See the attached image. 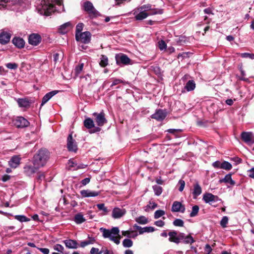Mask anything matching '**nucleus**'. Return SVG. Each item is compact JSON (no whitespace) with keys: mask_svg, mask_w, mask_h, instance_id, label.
<instances>
[{"mask_svg":"<svg viewBox=\"0 0 254 254\" xmlns=\"http://www.w3.org/2000/svg\"><path fill=\"white\" fill-rule=\"evenodd\" d=\"M49 152L46 149H41L35 154L33 159V164L37 168L45 166L49 158Z\"/></svg>","mask_w":254,"mask_h":254,"instance_id":"nucleus-1","label":"nucleus"},{"mask_svg":"<svg viewBox=\"0 0 254 254\" xmlns=\"http://www.w3.org/2000/svg\"><path fill=\"white\" fill-rule=\"evenodd\" d=\"M83 9L88 14L89 17L91 19L95 18L100 15V13L95 9L93 4L89 1H86L84 2Z\"/></svg>","mask_w":254,"mask_h":254,"instance_id":"nucleus-2","label":"nucleus"},{"mask_svg":"<svg viewBox=\"0 0 254 254\" xmlns=\"http://www.w3.org/2000/svg\"><path fill=\"white\" fill-rule=\"evenodd\" d=\"M91 34L89 31H85L80 34H75L77 41L84 44H88L90 42Z\"/></svg>","mask_w":254,"mask_h":254,"instance_id":"nucleus-3","label":"nucleus"},{"mask_svg":"<svg viewBox=\"0 0 254 254\" xmlns=\"http://www.w3.org/2000/svg\"><path fill=\"white\" fill-rule=\"evenodd\" d=\"M116 63L119 65H128L130 64V59L125 54L120 53L115 56Z\"/></svg>","mask_w":254,"mask_h":254,"instance_id":"nucleus-4","label":"nucleus"},{"mask_svg":"<svg viewBox=\"0 0 254 254\" xmlns=\"http://www.w3.org/2000/svg\"><path fill=\"white\" fill-rule=\"evenodd\" d=\"M67 148L69 152L76 153L78 150L77 145L76 141L73 139L72 133L68 135L67 138Z\"/></svg>","mask_w":254,"mask_h":254,"instance_id":"nucleus-5","label":"nucleus"},{"mask_svg":"<svg viewBox=\"0 0 254 254\" xmlns=\"http://www.w3.org/2000/svg\"><path fill=\"white\" fill-rule=\"evenodd\" d=\"M242 139L248 145L254 144V136L252 132L244 131L241 135Z\"/></svg>","mask_w":254,"mask_h":254,"instance_id":"nucleus-6","label":"nucleus"},{"mask_svg":"<svg viewBox=\"0 0 254 254\" xmlns=\"http://www.w3.org/2000/svg\"><path fill=\"white\" fill-rule=\"evenodd\" d=\"M167 115L166 110L158 109L155 113L151 116V118L155 119L158 121H162Z\"/></svg>","mask_w":254,"mask_h":254,"instance_id":"nucleus-7","label":"nucleus"},{"mask_svg":"<svg viewBox=\"0 0 254 254\" xmlns=\"http://www.w3.org/2000/svg\"><path fill=\"white\" fill-rule=\"evenodd\" d=\"M14 125L18 128H23L28 127L29 122L22 117H18L13 120Z\"/></svg>","mask_w":254,"mask_h":254,"instance_id":"nucleus-8","label":"nucleus"},{"mask_svg":"<svg viewBox=\"0 0 254 254\" xmlns=\"http://www.w3.org/2000/svg\"><path fill=\"white\" fill-rule=\"evenodd\" d=\"M41 37L38 34H31L28 37V43L33 46H37L41 42Z\"/></svg>","mask_w":254,"mask_h":254,"instance_id":"nucleus-9","label":"nucleus"},{"mask_svg":"<svg viewBox=\"0 0 254 254\" xmlns=\"http://www.w3.org/2000/svg\"><path fill=\"white\" fill-rule=\"evenodd\" d=\"M202 199L206 203H211L212 202L217 201L219 197L211 193L206 192L203 194Z\"/></svg>","mask_w":254,"mask_h":254,"instance_id":"nucleus-10","label":"nucleus"},{"mask_svg":"<svg viewBox=\"0 0 254 254\" xmlns=\"http://www.w3.org/2000/svg\"><path fill=\"white\" fill-rule=\"evenodd\" d=\"M126 213L125 208L115 207L112 210V217L115 219H119L123 217Z\"/></svg>","mask_w":254,"mask_h":254,"instance_id":"nucleus-11","label":"nucleus"},{"mask_svg":"<svg viewBox=\"0 0 254 254\" xmlns=\"http://www.w3.org/2000/svg\"><path fill=\"white\" fill-rule=\"evenodd\" d=\"M185 210V206L183 205L181 202L178 201H175L173 202L171 208V211L172 212H181L184 213Z\"/></svg>","mask_w":254,"mask_h":254,"instance_id":"nucleus-12","label":"nucleus"},{"mask_svg":"<svg viewBox=\"0 0 254 254\" xmlns=\"http://www.w3.org/2000/svg\"><path fill=\"white\" fill-rule=\"evenodd\" d=\"M119 229L118 227H112V241L118 245L120 243L122 236L119 234Z\"/></svg>","mask_w":254,"mask_h":254,"instance_id":"nucleus-13","label":"nucleus"},{"mask_svg":"<svg viewBox=\"0 0 254 254\" xmlns=\"http://www.w3.org/2000/svg\"><path fill=\"white\" fill-rule=\"evenodd\" d=\"M80 193L83 197H95L100 194L99 191H93L89 190H82Z\"/></svg>","mask_w":254,"mask_h":254,"instance_id":"nucleus-14","label":"nucleus"},{"mask_svg":"<svg viewBox=\"0 0 254 254\" xmlns=\"http://www.w3.org/2000/svg\"><path fill=\"white\" fill-rule=\"evenodd\" d=\"M93 115L96 117L95 122L99 126H102L106 122L104 113L97 114L95 113Z\"/></svg>","mask_w":254,"mask_h":254,"instance_id":"nucleus-15","label":"nucleus"},{"mask_svg":"<svg viewBox=\"0 0 254 254\" xmlns=\"http://www.w3.org/2000/svg\"><path fill=\"white\" fill-rule=\"evenodd\" d=\"M73 26L70 22H66L60 26L59 29V32L63 34H65L71 29Z\"/></svg>","mask_w":254,"mask_h":254,"instance_id":"nucleus-16","label":"nucleus"},{"mask_svg":"<svg viewBox=\"0 0 254 254\" xmlns=\"http://www.w3.org/2000/svg\"><path fill=\"white\" fill-rule=\"evenodd\" d=\"M21 158L19 156L15 155L8 161V165L12 168H16L20 164Z\"/></svg>","mask_w":254,"mask_h":254,"instance_id":"nucleus-17","label":"nucleus"},{"mask_svg":"<svg viewBox=\"0 0 254 254\" xmlns=\"http://www.w3.org/2000/svg\"><path fill=\"white\" fill-rule=\"evenodd\" d=\"M12 43L14 45L19 49L24 48L25 46V41L23 38L19 37H15L12 40Z\"/></svg>","mask_w":254,"mask_h":254,"instance_id":"nucleus-18","label":"nucleus"},{"mask_svg":"<svg viewBox=\"0 0 254 254\" xmlns=\"http://www.w3.org/2000/svg\"><path fill=\"white\" fill-rule=\"evenodd\" d=\"M59 92L58 90H53L47 93L42 98L41 106L46 104L52 97Z\"/></svg>","mask_w":254,"mask_h":254,"instance_id":"nucleus-19","label":"nucleus"},{"mask_svg":"<svg viewBox=\"0 0 254 254\" xmlns=\"http://www.w3.org/2000/svg\"><path fill=\"white\" fill-rule=\"evenodd\" d=\"M66 248L68 249H75L78 247V243L75 240L68 239L64 241Z\"/></svg>","mask_w":254,"mask_h":254,"instance_id":"nucleus-20","label":"nucleus"},{"mask_svg":"<svg viewBox=\"0 0 254 254\" xmlns=\"http://www.w3.org/2000/svg\"><path fill=\"white\" fill-rule=\"evenodd\" d=\"M19 0H0V10L5 9L8 3L12 4H16Z\"/></svg>","mask_w":254,"mask_h":254,"instance_id":"nucleus-21","label":"nucleus"},{"mask_svg":"<svg viewBox=\"0 0 254 254\" xmlns=\"http://www.w3.org/2000/svg\"><path fill=\"white\" fill-rule=\"evenodd\" d=\"M11 35L7 32H2L0 34V43L2 44L7 43L10 39Z\"/></svg>","mask_w":254,"mask_h":254,"instance_id":"nucleus-22","label":"nucleus"},{"mask_svg":"<svg viewBox=\"0 0 254 254\" xmlns=\"http://www.w3.org/2000/svg\"><path fill=\"white\" fill-rule=\"evenodd\" d=\"M39 169L37 168L35 165L32 166H26L24 168V172L28 175L31 176L32 174L36 172V171Z\"/></svg>","mask_w":254,"mask_h":254,"instance_id":"nucleus-23","label":"nucleus"},{"mask_svg":"<svg viewBox=\"0 0 254 254\" xmlns=\"http://www.w3.org/2000/svg\"><path fill=\"white\" fill-rule=\"evenodd\" d=\"M202 192V189L198 183H195L193 186L192 195L193 198H196Z\"/></svg>","mask_w":254,"mask_h":254,"instance_id":"nucleus-24","label":"nucleus"},{"mask_svg":"<svg viewBox=\"0 0 254 254\" xmlns=\"http://www.w3.org/2000/svg\"><path fill=\"white\" fill-rule=\"evenodd\" d=\"M17 102L20 107L27 108L30 106V103L26 98H18L17 100Z\"/></svg>","mask_w":254,"mask_h":254,"instance_id":"nucleus-25","label":"nucleus"},{"mask_svg":"<svg viewBox=\"0 0 254 254\" xmlns=\"http://www.w3.org/2000/svg\"><path fill=\"white\" fill-rule=\"evenodd\" d=\"M42 9L44 11V14L50 15L54 11V6L52 4H45L42 6Z\"/></svg>","mask_w":254,"mask_h":254,"instance_id":"nucleus-26","label":"nucleus"},{"mask_svg":"<svg viewBox=\"0 0 254 254\" xmlns=\"http://www.w3.org/2000/svg\"><path fill=\"white\" fill-rule=\"evenodd\" d=\"M231 176V174H228L225 176L224 178L220 179L219 180V182L220 183L224 182L225 183L229 184L232 186H234L235 184V182L232 179Z\"/></svg>","mask_w":254,"mask_h":254,"instance_id":"nucleus-27","label":"nucleus"},{"mask_svg":"<svg viewBox=\"0 0 254 254\" xmlns=\"http://www.w3.org/2000/svg\"><path fill=\"white\" fill-rule=\"evenodd\" d=\"M195 88V83L193 80H189L185 85V88L188 91H191L193 90Z\"/></svg>","mask_w":254,"mask_h":254,"instance_id":"nucleus-28","label":"nucleus"},{"mask_svg":"<svg viewBox=\"0 0 254 254\" xmlns=\"http://www.w3.org/2000/svg\"><path fill=\"white\" fill-rule=\"evenodd\" d=\"M100 231L102 233L103 236L104 238H109L111 240V230L106 229L101 227L100 228Z\"/></svg>","mask_w":254,"mask_h":254,"instance_id":"nucleus-29","label":"nucleus"},{"mask_svg":"<svg viewBox=\"0 0 254 254\" xmlns=\"http://www.w3.org/2000/svg\"><path fill=\"white\" fill-rule=\"evenodd\" d=\"M74 220L76 224H81L85 222L86 219L81 213H78L74 216Z\"/></svg>","mask_w":254,"mask_h":254,"instance_id":"nucleus-30","label":"nucleus"},{"mask_svg":"<svg viewBox=\"0 0 254 254\" xmlns=\"http://www.w3.org/2000/svg\"><path fill=\"white\" fill-rule=\"evenodd\" d=\"M84 125L88 129H91L94 127L93 121L90 118H87L84 120Z\"/></svg>","mask_w":254,"mask_h":254,"instance_id":"nucleus-31","label":"nucleus"},{"mask_svg":"<svg viewBox=\"0 0 254 254\" xmlns=\"http://www.w3.org/2000/svg\"><path fill=\"white\" fill-rule=\"evenodd\" d=\"M149 15L148 13L145 11H141L135 16V18L137 20H141L146 18Z\"/></svg>","mask_w":254,"mask_h":254,"instance_id":"nucleus-32","label":"nucleus"},{"mask_svg":"<svg viewBox=\"0 0 254 254\" xmlns=\"http://www.w3.org/2000/svg\"><path fill=\"white\" fill-rule=\"evenodd\" d=\"M155 231V228L151 226H147L143 228L141 227L140 231H139V234H142L145 232L150 233L153 232Z\"/></svg>","mask_w":254,"mask_h":254,"instance_id":"nucleus-33","label":"nucleus"},{"mask_svg":"<svg viewBox=\"0 0 254 254\" xmlns=\"http://www.w3.org/2000/svg\"><path fill=\"white\" fill-rule=\"evenodd\" d=\"M122 233L123 236H127L128 238H134L137 236V232L133 231H131V233L134 234L133 235H131V233L129 231H123Z\"/></svg>","mask_w":254,"mask_h":254,"instance_id":"nucleus-34","label":"nucleus"},{"mask_svg":"<svg viewBox=\"0 0 254 254\" xmlns=\"http://www.w3.org/2000/svg\"><path fill=\"white\" fill-rule=\"evenodd\" d=\"M135 221L140 224H146L148 223V221L147 218L144 216H140L135 219Z\"/></svg>","mask_w":254,"mask_h":254,"instance_id":"nucleus-35","label":"nucleus"},{"mask_svg":"<svg viewBox=\"0 0 254 254\" xmlns=\"http://www.w3.org/2000/svg\"><path fill=\"white\" fill-rule=\"evenodd\" d=\"M155 194L159 196L162 192V188L159 186L154 185L152 187Z\"/></svg>","mask_w":254,"mask_h":254,"instance_id":"nucleus-36","label":"nucleus"},{"mask_svg":"<svg viewBox=\"0 0 254 254\" xmlns=\"http://www.w3.org/2000/svg\"><path fill=\"white\" fill-rule=\"evenodd\" d=\"M232 165L227 161L223 162L220 166L221 169H225L226 170H230L232 169Z\"/></svg>","mask_w":254,"mask_h":254,"instance_id":"nucleus-37","label":"nucleus"},{"mask_svg":"<svg viewBox=\"0 0 254 254\" xmlns=\"http://www.w3.org/2000/svg\"><path fill=\"white\" fill-rule=\"evenodd\" d=\"M163 13V9L160 8H152L148 12L149 15L161 14Z\"/></svg>","mask_w":254,"mask_h":254,"instance_id":"nucleus-38","label":"nucleus"},{"mask_svg":"<svg viewBox=\"0 0 254 254\" xmlns=\"http://www.w3.org/2000/svg\"><path fill=\"white\" fill-rule=\"evenodd\" d=\"M14 218L21 222H28L30 221V219L28 218L24 215H17L14 216Z\"/></svg>","mask_w":254,"mask_h":254,"instance_id":"nucleus-39","label":"nucleus"},{"mask_svg":"<svg viewBox=\"0 0 254 254\" xmlns=\"http://www.w3.org/2000/svg\"><path fill=\"white\" fill-rule=\"evenodd\" d=\"M123 245L125 248H130L133 245V242L129 239H125L123 241Z\"/></svg>","mask_w":254,"mask_h":254,"instance_id":"nucleus-40","label":"nucleus"},{"mask_svg":"<svg viewBox=\"0 0 254 254\" xmlns=\"http://www.w3.org/2000/svg\"><path fill=\"white\" fill-rule=\"evenodd\" d=\"M199 209L198 205H195L193 206L192 207V211L190 214V217H193L196 216L198 214Z\"/></svg>","mask_w":254,"mask_h":254,"instance_id":"nucleus-41","label":"nucleus"},{"mask_svg":"<svg viewBox=\"0 0 254 254\" xmlns=\"http://www.w3.org/2000/svg\"><path fill=\"white\" fill-rule=\"evenodd\" d=\"M194 242V240L192 236L190 235L186 236L184 240H183V243L186 244H191Z\"/></svg>","mask_w":254,"mask_h":254,"instance_id":"nucleus-42","label":"nucleus"},{"mask_svg":"<svg viewBox=\"0 0 254 254\" xmlns=\"http://www.w3.org/2000/svg\"><path fill=\"white\" fill-rule=\"evenodd\" d=\"M84 64L83 63L79 64L76 66L75 68V74L76 76H78L83 69Z\"/></svg>","mask_w":254,"mask_h":254,"instance_id":"nucleus-43","label":"nucleus"},{"mask_svg":"<svg viewBox=\"0 0 254 254\" xmlns=\"http://www.w3.org/2000/svg\"><path fill=\"white\" fill-rule=\"evenodd\" d=\"M186 237V236L185 235V234L183 233H180L178 236V238H175L174 240H173V242L174 243H175L176 244H179L181 240H184V239L185 238V237Z\"/></svg>","mask_w":254,"mask_h":254,"instance_id":"nucleus-44","label":"nucleus"},{"mask_svg":"<svg viewBox=\"0 0 254 254\" xmlns=\"http://www.w3.org/2000/svg\"><path fill=\"white\" fill-rule=\"evenodd\" d=\"M228 217L227 216H223L220 221V224L221 227L225 228L227 227V225L228 223Z\"/></svg>","mask_w":254,"mask_h":254,"instance_id":"nucleus-45","label":"nucleus"},{"mask_svg":"<svg viewBox=\"0 0 254 254\" xmlns=\"http://www.w3.org/2000/svg\"><path fill=\"white\" fill-rule=\"evenodd\" d=\"M158 47L161 51L165 50L167 48V45L164 40H161L158 42Z\"/></svg>","mask_w":254,"mask_h":254,"instance_id":"nucleus-46","label":"nucleus"},{"mask_svg":"<svg viewBox=\"0 0 254 254\" xmlns=\"http://www.w3.org/2000/svg\"><path fill=\"white\" fill-rule=\"evenodd\" d=\"M108 58L105 56H102L100 65L102 67H105L108 64Z\"/></svg>","mask_w":254,"mask_h":254,"instance_id":"nucleus-47","label":"nucleus"},{"mask_svg":"<svg viewBox=\"0 0 254 254\" xmlns=\"http://www.w3.org/2000/svg\"><path fill=\"white\" fill-rule=\"evenodd\" d=\"M173 224L175 226L183 227L184 222L183 220L180 219H176L173 222Z\"/></svg>","mask_w":254,"mask_h":254,"instance_id":"nucleus-48","label":"nucleus"},{"mask_svg":"<svg viewBox=\"0 0 254 254\" xmlns=\"http://www.w3.org/2000/svg\"><path fill=\"white\" fill-rule=\"evenodd\" d=\"M165 212L162 210H157L154 213V218L158 219L165 214Z\"/></svg>","mask_w":254,"mask_h":254,"instance_id":"nucleus-49","label":"nucleus"},{"mask_svg":"<svg viewBox=\"0 0 254 254\" xmlns=\"http://www.w3.org/2000/svg\"><path fill=\"white\" fill-rule=\"evenodd\" d=\"M168 235L170 236V238H169V240L170 242H173V240H174L175 238H178L177 237V232L175 231L170 232L168 233Z\"/></svg>","mask_w":254,"mask_h":254,"instance_id":"nucleus-50","label":"nucleus"},{"mask_svg":"<svg viewBox=\"0 0 254 254\" xmlns=\"http://www.w3.org/2000/svg\"><path fill=\"white\" fill-rule=\"evenodd\" d=\"M54 249L58 252L63 253L64 251V247L60 244H56L54 246Z\"/></svg>","mask_w":254,"mask_h":254,"instance_id":"nucleus-51","label":"nucleus"},{"mask_svg":"<svg viewBox=\"0 0 254 254\" xmlns=\"http://www.w3.org/2000/svg\"><path fill=\"white\" fill-rule=\"evenodd\" d=\"M83 24L82 23H79L76 26L75 34H80L83 28Z\"/></svg>","mask_w":254,"mask_h":254,"instance_id":"nucleus-52","label":"nucleus"},{"mask_svg":"<svg viewBox=\"0 0 254 254\" xmlns=\"http://www.w3.org/2000/svg\"><path fill=\"white\" fill-rule=\"evenodd\" d=\"M5 66L7 68L10 69H15L18 67V64L16 63H7Z\"/></svg>","mask_w":254,"mask_h":254,"instance_id":"nucleus-53","label":"nucleus"},{"mask_svg":"<svg viewBox=\"0 0 254 254\" xmlns=\"http://www.w3.org/2000/svg\"><path fill=\"white\" fill-rule=\"evenodd\" d=\"M241 57L244 58H249L251 59H254V54L244 53L241 54Z\"/></svg>","mask_w":254,"mask_h":254,"instance_id":"nucleus-54","label":"nucleus"},{"mask_svg":"<svg viewBox=\"0 0 254 254\" xmlns=\"http://www.w3.org/2000/svg\"><path fill=\"white\" fill-rule=\"evenodd\" d=\"M97 207L100 210H103L105 212H107V209L105 206V205L104 203L98 204H97Z\"/></svg>","mask_w":254,"mask_h":254,"instance_id":"nucleus-55","label":"nucleus"},{"mask_svg":"<svg viewBox=\"0 0 254 254\" xmlns=\"http://www.w3.org/2000/svg\"><path fill=\"white\" fill-rule=\"evenodd\" d=\"M103 252L99 251L98 248H92L90 250L91 254H101Z\"/></svg>","mask_w":254,"mask_h":254,"instance_id":"nucleus-56","label":"nucleus"},{"mask_svg":"<svg viewBox=\"0 0 254 254\" xmlns=\"http://www.w3.org/2000/svg\"><path fill=\"white\" fill-rule=\"evenodd\" d=\"M179 184L180 185L179 190L180 191H182L184 189L185 186V182L184 181L182 180H180L179 182Z\"/></svg>","mask_w":254,"mask_h":254,"instance_id":"nucleus-57","label":"nucleus"},{"mask_svg":"<svg viewBox=\"0 0 254 254\" xmlns=\"http://www.w3.org/2000/svg\"><path fill=\"white\" fill-rule=\"evenodd\" d=\"M154 224L158 227H162L165 225V222L161 220H159L155 221Z\"/></svg>","mask_w":254,"mask_h":254,"instance_id":"nucleus-58","label":"nucleus"},{"mask_svg":"<svg viewBox=\"0 0 254 254\" xmlns=\"http://www.w3.org/2000/svg\"><path fill=\"white\" fill-rule=\"evenodd\" d=\"M141 10L144 9V11L146 10H151V5L148 4L146 5H143L140 8Z\"/></svg>","mask_w":254,"mask_h":254,"instance_id":"nucleus-59","label":"nucleus"},{"mask_svg":"<svg viewBox=\"0 0 254 254\" xmlns=\"http://www.w3.org/2000/svg\"><path fill=\"white\" fill-rule=\"evenodd\" d=\"M37 249L43 254H49L50 253V251L48 248H37Z\"/></svg>","mask_w":254,"mask_h":254,"instance_id":"nucleus-60","label":"nucleus"},{"mask_svg":"<svg viewBox=\"0 0 254 254\" xmlns=\"http://www.w3.org/2000/svg\"><path fill=\"white\" fill-rule=\"evenodd\" d=\"M90 181V179L89 178H86L82 180L81 181V183L82 186H85L88 184Z\"/></svg>","mask_w":254,"mask_h":254,"instance_id":"nucleus-61","label":"nucleus"},{"mask_svg":"<svg viewBox=\"0 0 254 254\" xmlns=\"http://www.w3.org/2000/svg\"><path fill=\"white\" fill-rule=\"evenodd\" d=\"M221 163L219 161H217L213 163L212 166L215 168H220Z\"/></svg>","mask_w":254,"mask_h":254,"instance_id":"nucleus-62","label":"nucleus"},{"mask_svg":"<svg viewBox=\"0 0 254 254\" xmlns=\"http://www.w3.org/2000/svg\"><path fill=\"white\" fill-rule=\"evenodd\" d=\"M188 55H189V53H187V52H184V53H180L178 55V58L179 59L180 57H182L183 59H184L185 58L188 57Z\"/></svg>","mask_w":254,"mask_h":254,"instance_id":"nucleus-63","label":"nucleus"},{"mask_svg":"<svg viewBox=\"0 0 254 254\" xmlns=\"http://www.w3.org/2000/svg\"><path fill=\"white\" fill-rule=\"evenodd\" d=\"M205 251L207 252V254H210V253L212 252V248H211V247L208 244H206L205 245Z\"/></svg>","mask_w":254,"mask_h":254,"instance_id":"nucleus-64","label":"nucleus"}]
</instances>
